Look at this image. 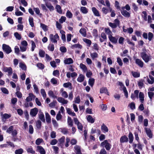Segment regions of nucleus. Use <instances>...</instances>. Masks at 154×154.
I'll return each mask as SVG.
<instances>
[{
    "instance_id": "1",
    "label": "nucleus",
    "mask_w": 154,
    "mask_h": 154,
    "mask_svg": "<svg viewBox=\"0 0 154 154\" xmlns=\"http://www.w3.org/2000/svg\"><path fill=\"white\" fill-rule=\"evenodd\" d=\"M142 50L143 51L140 53V56L146 63H147L151 59V58L149 55L147 54L146 49H143Z\"/></svg>"
},
{
    "instance_id": "2",
    "label": "nucleus",
    "mask_w": 154,
    "mask_h": 154,
    "mask_svg": "<svg viewBox=\"0 0 154 154\" xmlns=\"http://www.w3.org/2000/svg\"><path fill=\"white\" fill-rule=\"evenodd\" d=\"M50 41L54 43H57V40L59 39V37L57 33H56L54 35L51 34L49 35Z\"/></svg>"
},
{
    "instance_id": "3",
    "label": "nucleus",
    "mask_w": 154,
    "mask_h": 154,
    "mask_svg": "<svg viewBox=\"0 0 154 154\" xmlns=\"http://www.w3.org/2000/svg\"><path fill=\"white\" fill-rule=\"evenodd\" d=\"M2 49L3 51L7 54H9L12 51L11 48L8 45L5 44L2 45Z\"/></svg>"
},
{
    "instance_id": "4",
    "label": "nucleus",
    "mask_w": 154,
    "mask_h": 154,
    "mask_svg": "<svg viewBox=\"0 0 154 154\" xmlns=\"http://www.w3.org/2000/svg\"><path fill=\"white\" fill-rule=\"evenodd\" d=\"M38 112V109L36 108H34L31 109L30 115L32 117H35L37 114Z\"/></svg>"
},
{
    "instance_id": "5",
    "label": "nucleus",
    "mask_w": 154,
    "mask_h": 154,
    "mask_svg": "<svg viewBox=\"0 0 154 154\" xmlns=\"http://www.w3.org/2000/svg\"><path fill=\"white\" fill-rule=\"evenodd\" d=\"M35 97L33 93H30L29 94V96L26 97V100L27 102H29L32 101V100H34Z\"/></svg>"
},
{
    "instance_id": "6",
    "label": "nucleus",
    "mask_w": 154,
    "mask_h": 154,
    "mask_svg": "<svg viewBox=\"0 0 154 154\" xmlns=\"http://www.w3.org/2000/svg\"><path fill=\"white\" fill-rule=\"evenodd\" d=\"M3 70L5 72H8L9 75H11L13 73L12 69L11 67H4Z\"/></svg>"
},
{
    "instance_id": "7",
    "label": "nucleus",
    "mask_w": 154,
    "mask_h": 154,
    "mask_svg": "<svg viewBox=\"0 0 154 154\" xmlns=\"http://www.w3.org/2000/svg\"><path fill=\"white\" fill-rule=\"evenodd\" d=\"M108 38L109 41L112 43L114 44H116L118 42V39L116 38L115 37L112 36V35H110L108 36Z\"/></svg>"
},
{
    "instance_id": "8",
    "label": "nucleus",
    "mask_w": 154,
    "mask_h": 154,
    "mask_svg": "<svg viewBox=\"0 0 154 154\" xmlns=\"http://www.w3.org/2000/svg\"><path fill=\"white\" fill-rule=\"evenodd\" d=\"M139 97L141 103H143L144 102V95L143 92H140L139 93Z\"/></svg>"
},
{
    "instance_id": "9",
    "label": "nucleus",
    "mask_w": 154,
    "mask_h": 154,
    "mask_svg": "<svg viewBox=\"0 0 154 154\" xmlns=\"http://www.w3.org/2000/svg\"><path fill=\"white\" fill-rule=\"evenodd\" d=\"M37 150L40 154H45L46 152L45 149L41 146H38L37 147Z\"/></svg>"
},
{
    "instance_id": "10",
    "label": "nucleus",
    "mask_w": 154,
    "mask_h": 154,
    "mask_svg": "<svg viewBox=\"0 0 154 154\" xmlns=\"http://www.w3.org/2000/svg\"><path fill=\"white\" fill-rule=\"evenodd\" d=\"M101 131L100 129H94L93 128L91 130V133L92 134L96 133L97 135H103V134H100Z\"/></svg>"
},
{
    "instance_id": "11",
    "label": "nucleus",
    "mask_w": 154,
    "mask_h": 154,
    "mask_svg": "<svg viewBox=\"0 0 154 154\" xmlns=\"http://www.w3.org/2000/svg\"><path fill=\"white\" fill-rule=\"evenodd\" d=\"M135 63L136 64L138 65L139 66L141 67H143V62L140 60V59H137L136 60Z\"/></svg>"
},
{
    "instance_id": "12",
    "label": "nucleus",
    "mask_w": 154,
    "mask_h": 154,
    "mask_svg": "<svg viewBox=\"0 0 154 154\" xmlns=\"http://www.w3.org/2000/svg\"><path fill=\"white\" fill-rule=\"evenodd\" d=\"M87 120L88 122L91 123H93L94 122L95 119L92 118L91 116L88 115L87 116Z\"/></svg>"
},
{
    "instance_id": "13",
    "label": "nucleus",
    "mask_w": 154,
    "mask_h": 154,
    "mask_svg": "<svg viewBox=\"0 0 154 154\" xmlns=\"http://www.w3.org/2000/svg\"><path fill=\"white\" fill-rule=\"evenodd\" d=\"M101 130L104 133L108 132L109 131L107 127L104 123L101 126Z\"/></svg>"
},
{
    "instance_id": "14",
    "label": "nucleus",
    "mask_w": 154,
    "mask_h": 154,
    "mask_svg": "<svg viewBox=\"0 0 154 154\" xmlns=\"http://www.w3.org/2000/svg\"><path fill=\"white\" fill-rule=\"evenodd\" d=\"M128 140V138L125 135L122 136L120 139V142L121 143L127 142Z\"/></svg>"
},
{
    "instance_id": "15",
    "label": "nucleus",
    "mask_w": 154,
    "mask_h": 154,
    "mask_svg": "<svg viewBox=\"0 0 154 154\" xmlns=\"http://www.w3.org/2000/svg\"><path fill=\"white\" fill-rule=\"evenodd\" d=\"M121 13L123 15L126 17H130V14L126 10L121 11Z\"/></svg>"
},
{
    "instance_id": "16",
    "label": "nucleus",
    "mask_w": 154,
    "mask_h": 154,
    "mask_svg": "<svg viewBox=\"0 0 154 154\" xmlns=\"http://www.w3.org/2000/svg\"><path fill=\"white\" fill-rule=\"evenodd\" d=\"M73 60L71 58H68L64 60V63L66 64H69L73 63Z\"/></svg>"
},
{
    "instance_id": "17",
    "label": "nucleus",
    "mask_w": 154,
    "mask_h": 154,
    "mask_svg": "<svg viewBox=\"0 0 154 154\" xmlns=\"http://www.w3.org/2000/svg\"><path fill=\"white\" fill-rule=\"evenodd\" d=\"M92 10L95 16L99 17L100 16L99 12L95 7L92 8Z\"/></svg>"
},
{
    "instance_id": "18",
    "label": "nucleus",
    "mask_w": 154,
    "mask_h": 154,
    "mask_svg": "<svg viewBox=\"0 0 154 154\" xmlns=\"http://www.w3.org/2000/svg\"><path fill=\"white\" fill-rule=\"evenodd\" d=\"M85 79V76L84 75L82 74H80L79 76L77 79V81L78 82H83Z\"/></svg>"
},
{
    "instance_id": "19",
    "label": "nucleus",
    "mask_w": 154,
    "mask_h": 154,
    "mask_svg": "<svg viewBox=\"0 0 154 154\" xmlns=\"http://www.w3.org/2000/svg\"><path fill=\"white\" fill-rule=\"evenodd\" d=\"M95 82V79L93 78H91L89 79L88 83L91 87H93Z\"/></svg>"
},
{
    "instance_id": "20",
    "label": "nucleus",
    "mask_w": 154,
    "mask_h": 154,
    "mask_svg": "<svg viewBox=\"0 0 154 154\" xmlns=\"http://www.w3.org/2000/svg\"><path fill=\"white\" fill-rule=\"evenodd\" d=\"M45 117L47 123L48 124L50 123L51 118L48 112L45 113Z\"/></svg>"
},
{
    "instance_id": "21",
    "label": "nucleus",
    "mask_w": 154,
    "mask_h": 154,
    "mask_svg": "<svg viewBox=\"0 0 154 154\" xmlns=\"http://www.w3.org/2000/svg\"><path fill=\"white\" fill-rule=\"evenodd\" d=\"M80 67L83 71L84 72H86L88 70V68L87 66L85 64H83L82 63H81L80 64Z\"/></svg>"
},
{
    "instance_id": "22",
    "label": "nucleus",
    "mask_w": 154,
    "mask_h": 154,
    "mask_svg": "<svg viewBox=\"0 0 154 154\" xmlns=\"http://www.w3.org/2000/svg\"><path fill=\"white\" fill-rule=\"evenodd\" d=\"M39 118L43 122L45 123V116L43 112H41L40 114L39 115Z\"/></svg>"
},
{
    "instance_id": "23",
    "label": "nucleus",
    "mask_w": 154,
    "mask_h": 154,
    "mask_svg": "<svg viewBox=\"0 0 154 154\" xmlns=\"http://www.w3.org/2000/svg\"><path fill=\"white\" fill-rule=\"evenodd\" d=\"M48 94L50 97H52L54 98H57V97L54 95L53 92L51 90H50L48 92Z\"/></svg>"
},
{
    "instance_id": "24",
    "label": "nucleus",
    "mask_w": 154,
    "mask_h": 154,
    "mask_svg": "<svg viewBox=\"0 0 154 154\" xmlns=\"http://www.w3.org/2000/svg\"><path fill=\"white\" fill-rule=\"evenodd\" d=\"M67 112L68 114L69 115H71L73 116H76V114L73 112H72L71 111V109L69 108H66V109Z\"/></svg>"
},
{
    "instance_id": "25",
    "label": "nucleus",
    "mask_w": 154,
    "mask_h": 154,
    "mask_svg": "<svg viewBox=\"0 0 154 154\" xmlns=\"http://www.w3.org/2000/svg\"><path fill=\"white\" fill-rule=\"evenodd\" d=\"M79 32L84 37H86V29L85 28H81L79 30Z\"/></svg>"
},
{
    "instance_id": "26",
    "label": "nucleus",
    "mask_w": 154,
    "mask_h": 154,
    "mask_svg": "<svg viewBox=\"0 0 154 154\" xmlns=\"http://www.w3.org/2000/svg\"><path fill=\"white\" fill-rule=\"evenodd\" d=\"M149 77L151 80H150L149 79H147V82L149 84H152L154 82V77L150 75H149Z\"/></svg>"
},
{
    "instance_id": "27",
    "label": "nucleus",
    "mask_w": 154,
    "mask_h": 154,
    "mask_svg": "<svg viewBox=\"0 0 154 154\" xmlns=\"http://www.w3.org/2000/svg\"><path fill=\"white\" fill-rule=\"evenodd\" d=\"M42 122L41 121L38 120L36 122V126L38 129H40L41 128Z\"/></svg>"
},
{
    "instance_id": "28",
    "label": "nucleus",
    "mask_w": 154,
    "mask_h": 154,
    "mask_svg": "<svg viewBox=\"0 0 154 154\" xmlns=\"http://www.w3.org/2000/svg\"><path fill=\"white\" fill-rule=\"evenodd\" d=\"M45 5L48 8L50 11H51L54 10V8L51 3L49 4L48 3H46Z\"/></svg>"
},
{
    "instance_id": "29",
    "label": "nucleus",
    "mask_w": 154,
    "mask_h": 154,
    "mask_svg": "<svg viewBox=\"0 0 154 154\" xmlns=\"http://www.w3.org/2000/svg\"><path fill=\"white\" fill-rule=\"evenodd\" d=\"M60 131L63 134H67L68 133L67 129L66 128H61L59 129Z\"/></svg>"
},
{
    "instance_id": "30",
    "label": "nucleus",
    "mask_w": 154,
    "mask_h": 154,
    "mask_svg": "<svg viewBox=\"0 0 154 154\" xmlns=\"http://www.w3.org/2000/svg\"><path fill=\"white\" fill-rule=\"evenodd\" d=\"M26 151L32 154H34L35 152V151L33 150L31 146L28 147L26 149Z\"/></svg>"
},
{
    "instance_id": "31",
    "label": "nucleus",
    "mask_w": 154,
    "mask_h": 154,
    "mask_svg": "<svg viewBox=\"0 0 154 154\" xmlns=\"http://www.w3.org/2000/svg\"><path fill=\"white\" fill-rule=\"evenodd\" d=\"M80 11L82 13L84 14H86L88 12L87 9L85 7H81Z\"/></svg>"
},
{
    "instance_id": "32",
    "label": "nucleus",
    "mask_w": 154,
    "mask_h": 154,
    "mask_svg": "<svg viewBox=\"0 0 154 154\" xmlns=\"http://www.w3.org/2000/svg\"><path fill=\"white\" fill-rule=\"evenodd\" d=\"M56 9L57 10V11L60 14L62 13V11L61 6L58 5H57L56 6Z\"/></svg>"
},
{
    "instance_id": "33",
    "label": "nucleus",
    "mask_w": 154,
    "mask_h": 154,
    "mask_svg": "<svg viewBox=\"0 0 154 154\" xmlns=\"http://www.w3.org/2000/svg\"><path fill=\"white\" fill-rule=\"evenodd\" d=\"M48 49L50 51H53L54 49V44H49L48 47Z\"/></svg>"
},
{
    "instance_id": "34",
    "label": "nucleus",
    "mask_w": 154,
    "mask_h": 154,
    "mask_svg": "<svg viewBox=\"0 0 154 154\" xmlns=\"http://www.w3.org/2000/svg\"><path fill=\"white\" fill-rule=\"evenodd\" d=\"M67 122L69 125L72 127L73 125V122L71 117H68L67 119Z\"/></svg>"
},
{
    "instance_id": "35",
    "label": "nucleus",
    "mask_w": 154,
    "mask_h": 154,
    "mask_svg": "<svg viewBox=\"0 0 154 154\" xmlns=\"http://www.w3.org/2000/svg\"><path fill=\"white\" fill-rule=\"evenodd\" d=\"M82 48V45L79 44H76L73 45L71 46V48L72 49H73L74 48H79L80 49H81Z\"/></svg>"
},
{
    "instance_id": "36",
    "label": "nucleus",
    "mask_w": 154,
    "mask_h": 154,
    "mask_svg": "<svg viewBox=\"0 0 154 154\" xmlns=\"http://www.w3.org/2000/svg\"><path fill=\"white\" fill-rule=\"evenodd\" d=\"M38 54L40 57H43L45 56V52L42 49L39 50Z\"/></svg>"
},
{
    "instance_id": "37",
    "label": "nucleus",
    "mask_w": 154,
    "mask_h": 154,
    "mask_svg": "<svg viewBox=\"0 0 154 154\" xmlns=\"http://www.w3.org/2000/svg\"><path fill=\"white\" fill-rule=\"evenodd\" d=\"M123 90L125 96L126 98L128 97V93L127 89L125 86H123Z\"/></svg>"
},
{
    "instance_id": "38",
    "label": "nucleus",
    "mask_w": 154,
    "mask_h": 154,
    "mask_svg": "<svg viewBox=\"0 0 154 154\" xmlns=\"http://www.w3.org/2000/svg\"><path fill=\"white\" fill-rule=\"evenodd\" d=\"M144 129L147 135H152V131L150 128H145Z\"/></svg>"
},
{
    "instance_id": "39",
    "label": "nucleus",
    "mask_w": 154,
    "mask_h": 154,
    "mask_svg": "<svg viewBox=\"0 0 154 154\" xmlns=\"http://www.w3.org/2000/svg\"><path fill=\"white\" fill-rule=\"evenodd\" d=\"M29 21L30 25L32 27H33L34 26V23L33 18L32 17H29Z\"/></svg>"
},
{
    "instance_id": "40",
    "label": "nucleus",
    "mask_w": 154,
    "mask_h": 154,
    "mask_svg": "<svg viewBox=\"0 0 154 154\" xmlns=\"http://www.w3.org/2000/svg\"><path fill=\"white\" fill-rule=\"evenodd\" d=\"M36 66L39 69H44L45 66L42 63H38L36 64Z\"/></svg>"
},
{
    "instance_id": "41",
    "label": "nucleus",
    "mask_w": 154,
    "mask_h": 154,
    "mask_svg": "<svg viewBox=\"0 0 154 154\" xmlns=\"http://www.w3.org/2000/svg\"><path fill=\"white\" fill-rule=\"evenodd\" d=\"M11 115L8 114L7 113H5L2 117V120L5 119H8L11 117Z\"/></svg>"
},
{
    "instance_id": "42",
    "label": "nucleus",
    "mask_w": 154,
    "mask_h": 154,
    "mask_svg": "<svg viewBox=\"0 0 154 154\" xmlns=\"http://www.w3.org/2000/svg\"><path fill=\"white\" fill-rule=\"evenodd\" d=\"M143 81V80H141L137 84L139 88L140 89L144 85Z\"/></svg>"
},
{
    "instance_id": "43",
    "label": "nucleus",
    "mask_w": 154,
    "mask_h": 154,
    "mask_svg": "<svg viewBox=\"0 0 154 154\" xmlns=\"http://www.w3.org/2000/svg\"><path fill=\"white\" fill-rule=\"evenodd\" d=\"M23 149L22 148L16 150L15 151V154H22L23 152Z\"/></svg>"
},
{
    "instance_id": "44",
    "label": "nucleus",
    "mask_w": 154,
    "mask_h": 154,
    "mask_svg": "<svg viewBox=\"0 0 154 154\" xmlns=\"http://www.w3.org/2000/svg\"><path fill=\"white\" fill-rule=\"evenodd\" d=\"M104 30L105 32L108 35V36H109L110 35H112V33L109 28H105Z\"/></svg>"
},
{
    "instance_id": "45",
    "label": "nucleus",
    "mask_w": 154,
    "mask_h": 154,
    "mask_svg": "<svg viewBox=\"0 0 154 154\" xmlns=\"http://www.w3.org/2000/svg\"><path fill=\"white\" fill-rule=\"evenodd\" d=\"M15 14L17 16H22L23 15V13L19 10L17 8L15 12Z\"/></svg>"
},
{
    "instance_id": "46",
    "label": "nucleus",
    "mask_w": 154,
    "mask_h": 154,
    "mask_svg": "<svg viewBox=\"0 0 154 154\" xmlns=\"http://www.w3.org/2000/svg\"><path fill=\"white\" fill-rule=\"evenodd\" d=\"M92 34L94 36L95 38H97L98 36V31L96 29H94L93 30L92 32Z\"/></svg>"
},
{
    "instance_id": "47",
    "label": "nucleus",
    "mask_w": 154,
    "mask_h": 154,
    "mask_svg": "<svg viewBox=\"0 0 154 154\" xmlns=\"http://www.w3.org/2000/svg\"><path fill=\"white\" fill-rule=\"evenodd\" d=\"M107 91V88L106 87H103L101 88L100 90V93H105L106 94V92Z\"/></svg>"
},
{
    "instance_id": "48",
    "label": "nucleus",
    "mask_w": 154,
    "mask_h": 154,
    "mask_svg": "<svg viewBox=\"0 0 154 154\" xmlns=\"http://www.w3.org/2000/svg\"><path fill=\"white\" fill-rule=\"evenodd\" d=\"M132 74L133 76L135 78H138L140 76V74L137 72H132Z\"/></svg>"
},
{
    "instance_id": "49",
    "label": "nucleus",
    "mask_w": 154,
    "mask_h": 154,
    "mask_svg": "<svg viewBox=\"0 0 154 154\" xmlns=\"http://www.w3.org/2000/svg\"><path fill=\"white\" fill-rule=\"evenodd\" d=\"M83 40L84 42L88 44L89 46L91 45V42L90 40L86 38H85L83 39Z\"/></svg>"
},
{
    "instance_id": "50",
    "label": "nucleus",
    "mask_w": 154,
    "mask_h": 154,
    "mask_svg": "<svg viewBox=\"0 0 154 154\" xmlns=\"http://www.w3.org/2000/svg\"><path fill=\"white\" fill-rule=\"evenodd\" d=\"M142 13L144 15H142V18H143L144 20L146 21L147 20V13L146 11H143L142 12Z\"/></svg>"
},
{
    "instance_id": "51",
    "label": "nucleus",
    "mask_w": 154,
    "mask_h": 154,
    "mask_svg": "<svg viewBox=\"0 0 154 154\" xmlns=\"http://www.w3.org/2000/svg\"><path fill=\"white\" fill-rule=\"evenodd\" d=\"M72 14L69 10H68L66 13V16L69 18H72Z\"/></svg>"
},
{
    "instance_id": "52",
    "label": "nucleus",
    "mask_w": 154,
    "mask_h": 154,
    "mask_svg": "<svg viewBox=\"0 0 154 154\" xmlns=\"http://www.w3.org/2000/svg\"><path fill=\"white\" fill-rule=\"evenodd\" d=\"M148 39L149 41H151L153 37V34L151 32H149L148 34Z\"/></svg>"
},
{
    "instance_id": "53",
    "label": "nucleus",
    "mask_w": 154,
    "mask_h": 154,
    "mask_svg": "<svg viewBox=\"0 0 154 154\" xmlns=\"http://www.w3.org/2000/svg\"><path fill=\"white\" fill-rule=\"evenodd\" d=\"M20 67L23 70H26V67L25 64L20 63Z\"/></svg>"
},
{
    "instance_id": "54",
    "label": "nucleus",
    "mask_w": 154,
    "mask_h": 154,
    "mask_svg": "<svg viewBox=\"0 0 154 154\" xmlns=\"http://www.w3.org/2000/svg\"><path fill=\"white\" fill-rule=\"evenodd\" d=\"M14 36L15 38L18 40H20L21 38V35L19 34L18 32H15L14 34Z\"/></svg>"
},
{
    "instance_id": "55",
    "label": "nucleus",
    "mask_w": 154,
    "mask_h": 154,
    "mask_svg": "<svg viewBox=\"0 0 154 154\" xmlns=\"http://www.w3.org/2000/svg\"><path fill=\"white\" fill-rule=\"evenodd\" d=\"M57 104V102L56 100H54L53 101L51 102L49 104V106L51 107H54Z\"/></svg>"
},
{
    "instance_id": "56",
    "label": "nucleus",
    "mask_w": 154,
    "mask_h": 154,
    "mask_svg": "<svg viewBox=\"0 0 154 154\" xmlns=\"http://www.w3.org/2000/svg\"><path fill=\"white\" fill-rule=\"evenodd\" d=\"M109 25L113 29L116 28L117 26L116 24H115V23H113L111 22L109 23Z\"/></svg>"
},
{
    "instance_id": "57",
    "label": "nucleus",
    "mask_w": 154,
    "mask_h": 154,
    "mask_svg": "<svg viewBox=\"0 0 154 154\" xmlns=\"http://www.w3.org/2000/svg\"><path fill=\"white\" fill-rule=\"evenodd\" d=\"M117 62L118 63L119 65L120 66H122L123 65V63L122 61V60L119 57H118L117 58Z\"/></svg>"
},
{
    "instance_id": "58",
    "label": "nucleus",
    "mask_w": 154,
    "mask_h": 154,
    "mask_svg": "<svg viewBox=\"0 0 154 154\" xmlns=\"http://www.w3.org/2000/svg\"><path fill=\"white\" fill-rule=\"evenodd\" d=\"M91 57L93 59H94L98 57V54L96 52L91 53L90 54Z\"/></svg>"
},
{
    "instance_id": "59",
    "label": "nucleus",
    "mask_w": 154,
    "mask_h": 154,
    "mask_svg": "<svg viewBox=\"0 0 154 154\" xmlns=\"http://www.w3.org/2000/svg\"><path fill=\"white\" fill-rule=\"evenodd\" d=\"M1 89L3 93L5 94H8L9 93V91L8 89L5 88H2Z\"/></svg>"
},
{
    "instance_id": "60",
    "label": "nucleus",
    "mask_w": 154,
    "mask_h": 154,
    "mask_svg": "<svg viewBox=\"0 0 154 154\" xmlns=\"http://www.w3.org/2000/svg\"><path fill=\"white\" fill-rule=\"evenodd\" d=\"M41 93L44 98L46 97V94L44 89L42 88L41 90Z\"/></svg>"
},
{
    "instance_id": "61",
    "label": "nucleus",
    "mask_w": 154,
    "mask_h": 154,
    "mask_svg": "<svg viewBox=\"0 0 154 154\" xmlns=\"http://www.w3.org/2000/svg\"><path fill=\"white\" fill-rule=\"evenodd\" d=\"M51 82L53 85H56L57 83V79L53 78L51 80Z\"/></svg>"
},
{
    "instance_id": "62",
    "label": "nucleus",
    "mask_w": 154,
    "mask_h": 154,
    "mask_svg": "<svg viewBox=\"0 0 154 154\" xmlns=\"http://www.w3.org/2000/svg\"><path fill=\"white\" fill-rule=\"evenodd\" d=\"M14 129V127L13 126H10L7 130V131L9 133L11 134L12 133Z\"/></svg>"
},
{
    "instance_id": "63",
    "label": "nucleus",
    "mask_w": 154,
    "mask_h": 154,
    "mask_svg": "<svg viewBox=\"0 0 154 154\" xmlns=\"http://www.w3.org/2000/svg\"><path fill=\"white\" fill-rule=\"evenodd\" d=\"M66 20V17L64 16H62L61 18L59 19V21L61 23H62L63 22L65 21Z\"/></svg>"
},
{
    "instance_id": "64",
    "label": "nucleus",
    "mask_w": 154,
    "mask_h": 154,
    "mask_svg": "<svg viewBox=\"0 0 154 154\" xmlns=\"http://www.w3.org/2000/svg\"><path fill=\"white\" fill-rule=\"evenodd\" d=\"M148 94L150 99H152L154 96V93L152 92H148Z\"/></svg>"
}]
</instances>
